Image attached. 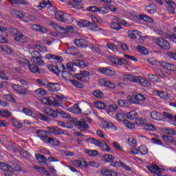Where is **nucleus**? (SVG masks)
<instances>
[{"mask_svg":"<svg viewBox=\"0 0 176 176\" xmlns=\"http://www.w3.org/2000/svg\"><path fill=\"white\" fill-rule=\"evenodd\" d=\"M118 111V105L111 104L109 106L107 113H111V112H116Z\"/></svg>","mask_w":176,"mask_h":176,"instance_id":"nucleus-59","label":"nucleus"},{"mask_svg":"<svg viewBox=\"0 0 176 176\" xmlns=\"http://www.w3.org/2000/svg\"><path fill=\"white\" fill-rule=\"evenodd\" d=\"M154 42L162 49H164V50H170V43L166 40H164V38H156L154 39Z\"/></svg>","mask_w":176,"mask_h":176,"instance_id":"nucleus-8","label":"nucleus"},{"mask_svg":"<svg viewBox=\"0 0 176 176\" xmlns=\"http://www.w3.org/2000/svg\"><path fill=\"white\" fill-rule=\"evenodd\" d=\"M36 94L38 96H46L47 91L42 88H38L35 91Z\"/></svg>","mask_w":176,"mask_h":176,"instance_id":"nucleus-55","label":"nucleus"},{"mask_svg":"<svg viewBox=\"0 0 176 176\" xmlns=\"http://www.w3.org/2000/svg\"><path fill=\"white\" fill-rule=\"evenodd\" d=\"M12 14L14 19H20V20H23L24 19V14L23 12L17 11L16 10L12 12Z\"/></svg>","mask_w":176,"mask_h":176,"instance_id":"nucleus-34","label":"nucleus"},{"mask_svg":"<svg viewBox=\"0 0 176 176\" xmlns=\"http://www.w3.org/2000/svg\"><path fill=\"white\" fill-rule=\"evenodd\" d=\"M14 39L16 42H18L19 45L21 46H24L25 43H27V41L24 40V34L20 33V32H18L15 34Z\"/></svg>","mask_w":176,"mask_h":176,"instance_id":"nucleus-12","label":"nucleus"},{"mask_svg":"<svg viewBox=\"0 0 176 176\" xmlns=\"http://www.w3.org/2000/svg\"><path fill=\"white\" fill-rule=\"evenodd\" d=\"M139 19H140V20H144V21H146V23H153V19L148 15L140 14Z\"/></svg>","mask_w":176,"mask_h":176,"instance_id":"nucleus-38","label":"nucleus"},{"mask_svg":"<svg viewBox=\"0 0 176 176\" xmlns=\"http://www.w3.org/2000/svg\"><path fill=\"white\" fill-rule=\"evenodd\" d=\"M73 124L77 126V129L80 131H86L89 129V124L85 121L83 119L78 120V119H72L71 120Z\"/></svg>","mask_w":176,"mask_h":176,"instance_id":"nucleus-5","label":"nucleus"},{"mask_svg":"<svg viewBox=\"0 0 176 176\" xmlns=\"http://www.w3.org/2000/svg\"><path fill=\"white\" fill-rule=\"evenodd\" d=\"M58 110L59 109H56V110H53L51 108H46L44 110L45 113L50 116L51 118H57L58 116Z\"/></svg>","mask_w":176,"mask_h":176,"instance_id":"nucleus-17","label":"nucleus"},{"mask_svg":"<svg viewBox=\"0 0 176 176\" xmlns=\"http://www.w3.org/2000/svg\"><path fill=\"white\" fill-rule=\"evenodd\" d=\"M12 113L9 112V111L6 109H0V116L2 118H10Z\"/></svg>","mask_w":176,"mask_h":176,"instance_id":"nucleus-47","label":"nucleus"},{"mask_svg":"<svg viewBox=\"0 0 176 176\" xmlns=\"http://www.w3.org/2000/svg\"><path fill=\"white\" fill-rule=\"evenodd\" d=\"M88 142L98 146L102 152H111V147L108 144H105V142H100V140L94 138H89Z\"/></svg>","mask_w":176,"mask_h":176,"instance_id":"nucleus-2","label":"nucleus"},{"mask_svg":"<svg viewBox=\"0 0 176 176\" xmlns=\"http://www.w3.org/2000/svg\"><path fill=\"white\" fill-rule=\"evenodd\" d=\"M107 47L110 49V50H112V52H119V49L118 48V46L115 43L107 44Z\"/></svg>","mask_w":176,"mask_h":176,"instance_id":"nucleus-51","label":"nucleus"},{"mask_svg":"<svg viewBox=\"0 0 176 176\" xmlns=\"http://www.w3.org/2000/svg\"><path fill=\"white\" fill-rule=\"evenodd\" d=\"M146 10L152 14L156 11V6L153 4H150L146 6Z\"/></svg>","mask_w":176,"mask_h":176,"instance_id":"nucleus-45","label":"nucleus"},{"mask_svg":"<svg viewBox=\"0 0 176 176\" xmlns=\"http://www.w3.org/2000/svg\"><path fill=\"white\" fill-rule=\"evenodd\" d=\"M44 104L46 105H54L55 108L60 107V102L54 97H49L48 98H44Z\"/></svg>","mask_w":176,"mask_h":176,"instance_id":"nucleus-10","label":"nucleus"},{"mask_svg":"<svg viewBox=\"0 0 176 176\" xmlns=\"http://www.w3.org/2000/svg\"><path fill=\"white\" fill-rule=\"evenodd\" d=\"M35 157L40 163H46V157L45 155L38 153L35 154Z\"/></svg>","mask_w":176,"mask_h":176,"instance_id":"nucleus-44","label":"nucleus"},{"mask_svg":"<svg viewBox=\"0 0 176 176\" xmlns=\"http://www.w3.org/2000/svg\"><path fill=\"white\" fill-rule=\"evenodd\" d=\"M109 27L111 28V30H114L115 31H120V30L122 28V25H120V23L116 21L110 22Z\"/></svg>","mask_w":176,"mask_h":176,"instance_id":"nucleus-26","label":"nucleus"},{"mask_svg":"<svg viewBox=\"0 0 176 176\" xmlns=\"http://www.w3.org/2000/svg\"><path fill=\"white\" fill-rule=\"evenodd\" d=\"M102 126L104 129H112V127H113V124L104 121L102 122Z\"/></svg>","mask_w":176,"mask_h":176,"instance_id":"nucleus-64","label":"nucleus"},{"mask_svg":"<svg viewBox=\"0 0 176 176\" xmlns=\"http://www.w3.org/2000/svg\"><path fill=\"white\" fill-rule=\"evenodd\" d=\"M47 144H52V145L57 146V145H60V140H57V138L52 137L48 139Z\"/></svg>","mask_w":176,"mask_h":176,"instance_id":"nucleus-43","label":"nucleus"},{"mask_svg":"<svg viewBox=\"0 0 176 176\" xmlns=\"http://www.w3.org/2000/svg\"><path fill=\"white\" fill-rule=\"evenodd\" d=\"M47 89L49 91H58L60 90V84L49 82L47 85Z\"/></svg>","mask_w":176,"mask_h":176,"instance_id":"nucleus-21","label":"nucleus"},{"mask_svg":"<svg viewBox=\"0 0 176 176\" xmlns=\"http://www.w3.org/2000/svg\"><path fill=\"white\" fill-rule=\"evenodd\" d=\"M128 144L130 146H135L137 145V140L134 138H129L128 139Z\"/></svg>","mask_w":176,"mask_h":176,"instance_id":"nucleus-63","label":"nucleus"},{"mask_svg":"<svg viewBox=\"0 0 176 176\" xmlns=\"http://www.w3.org/2000/svg\"><path fill=\"white\" fill-rule=\"evenodd\" d=\"M74 44L77 45L78 47H83L84 49H86L89 45V43H87V41L85 39H76L74 41Z\"/></svg>","mask_w":176,"mask_h":176,"instance_id":"nucleus-20","label":"nucleus"},{"mask_svg":"<svg viewBox=\"0 0 176 176\" xmlns=\"http://www.w3.org/2000/svg\"><path fill=\"white\" fill-rule=\"evenodd\" d=\"M102 160L106 163H112L115 160V157L111 154H104L102 157Z\"/></svg>","mask_w":176,"mask_h":176,"instance_id":"nucleus-25","label":"nucleus"},{"mask_svg":"<svg viewBox=\"0 0 176 176\" xmlns=\"http://www.w3.org/2000/svg\"><path fill=\"white\" fill-rule=\"evenodd\" d=\"M85 152L89 156H97V155H98V151L97 150L86 149Z\"/></svg>","mask_w":176,"mask_h":176,"instance_id":"nucleus-58","label":"nucleus"},{"mask_svg":"<svg viewBox=\"0 0 176 176\" xmlns=\"http://www.w3.org/2000/svg\"><path fill=\"white\" fill-rule=\"evenodd\" d=\"M107 60L112 65H126V64H129V61L124 58H119L115 56H107Z\"/></svg>","mask_w":176,"mask_h":176,"instance_id":"nucleus-6","label":"nucleus"},{"mask_svg":"<svg viewBox=\"0 0 176 176\" xmlns=\"http://www.w3.org/2000/svg\"><path fill=\"white\" fill-rule=\"evenodd\" d=\"M34 169L36 170L38 173H40L41 174H44V175L49 176L50 175V173L49 171L46 170V169L43 167H41L39 166H34Z\"/></svg>","mask_w":176,"mask_h":176,"instance_id":"nucleus-28","label":"nucleus"},{"mask_svg":"<svg viewBox=\"0 0 176 176\" xmlns=\"http://www.w3.org/2000/svg\"><path fill=\"white\" fill-rule=\"evenodd\" d=\"M124 78L129 80V82H134L135 83H140L144 87H151V82L148 80L141 76H135L130 74L124 75Z\"/></svg>","mask_w":176,"mask_h":176,"instance_id":"nucleus-1","label":"nucleus"},{"mask_svg":"<svg viewBox=\"0 0 176 176\" xmlns=\"http://www.w3.org/2000/svg\"><path fill=\"white\" fill-rule=\"evenodd\" d=\"M43 57L42 55L34 59V60H33L34 63H35L36 64H38V65H41V67L45 65V61H43V60H42Z\"/></svg>","mask_w":176,"mask_h":176,"instance_id":"nucleus-57","label":"nucleus"},{"mask_svg":"<svg viewBox=\"0 0 176 176\" xmlns=\"http://www.w3.org/2000/svg\"><path fill=\"white\" fill-rule=\"evenodd\" d=\"M47 5L52 6V2L50 0H43L40 5L38 6V8L40 10L45 9Z\"/></svg>","mask_w":176,"mask_h":176,"instance_id":"nucleus-37","label":"nucleus"},{"mask_svg":"<svg viewBox=\"0 0 176 176\" xmlns=\"http://www.w3.org/2000/svg\"><path fill=\"white\" fill-rule=\"evenodd\" d=\"M90 24L91 23L86 19L80 20L77 23V25H78V27H81L82 28L85 27H90Z\"/></svg>","mask_w":176,"mask_h":176,"instance_id":"nucleus-35","label":"nucleus"},{"mask_svg":"<svg viewBox=\"0 0 176 176\" xmlns=\"http://www.w3.org/2000/svg\"><path fill=\"white\" fill-rule=\"evenodd\" d=\"M28 69L32 74H39L40 72L39 67L36 64H30L28 65Z\"/></svg>","mask_w":176,"mask_h":176,"instance_id":"nucleus-30","label":"nucleus"},{"mask_svg":"<svg viewBox=\"0 0 176 176\" xmlns=\"http://www.w3.org/2000/svg\"><path fill=\"white\" fill-rule=\"evenodd\" d=\"M156 94H157V96H159L160 98H162L163 100H168V94L166 91H157Z\"/></svg>","mask_w":176,"mask_h":176,"instance_id":"nucleus-42","label":"nucleus"},{"mask_svg":"<svg viewBox=\"0 0 176 176\" xmlns=\"http://www.w3.org/2000/svg\"><path fill=\"white\" fill-rule=\"evenodd\" d=\"M127 119L129 120H134V119H137L138 118V113L135 111H131L126 113Z\"/></svg>","mask_w":176,"mask_h":176,"instance_id":"nucleus-27","label":"nucleus"},{"mask_svg":"<svg viewBox=\"0 0 176 176\" xmlns=\"http://www.w3.org/2000/svg\"><path fill=\"white\" fill-rule=\"evenodd\" d=\"M62 77L65 80H71V74L68 72H63L62 73Z\"/></svg>","mask_w":176,"mask_h":176,"instance_id":"nucleus-62","label":"nucleus"},{"mask_svg":"<svg viewBox=\"0 0 176 176\" xmlns=\"http://www.w3.org/2000/svg\"><path fill=\"white\" fill-rule=\"evenodd\" d=\"M98 71L100 74H103V75H106L107 76H113L115 75V72L108 69V67H100Z\"/></svg>","mask_w":176,"mask_h":176,"instance_id":"nucleus-19","label":"nucleus"},{"mask_svg":"<svg viewBox=\"0 0 176 176\" xmlns=\"http://www.w3.org/2000/svg\"><path fill=\"white\" fill-rule=\"evenodd\" d=\"M102 175L104 176H117L118 173L113 170L104 168L100 170Z\"/></svg>","mask_w":176,"mask_h":176,"instance_id":"nucleus-24","label":"nucleus"},{"mask_svg":"<svg viewBox=\"0 0 176 176\" xmlns=\"http://www.w3.org/2000/svg\"><path fill=\"white\" fill-rule=\"evenodd\" d=\"M124 126H125V127H126L127 129H134V127H135V125L134 124V123L127 120L124 121Z\"/></svg>","mask_w":176,"mask_h":176,"instance_id":"nucleus-49","label":"nucleus"},{"mask_svg":"<svg viewBox=\"0 0 176 176\" xmlns=\"http://www.w3.org/2000/svg\"><path fill=\"white\" fill-rule=\"evenodd\" d=\"M47 60H57L58 61H63L64 59L60 56L48 54L45 55Z\"/></svg>","mask_w":176,"mask_h":176,"instance_id":"nucleus-29","label":"nucleus"},{"mask_svg":"<svg viewBox=\"0 0 176 176\" xmlns=\"http://www.w3.org/2000/svg\"><path fill=\"white\" fill-rule=\"evenodd\" d=\"M151 119H153V120H158V121L163 120L162 119L163 116L157 111H151Z\"/></svg>","mask_w":176,"mask_h":176,"instance_id":"nucleus-23","label":"nucleus"},{"mask_svg":"<svg viewBox=\"0 0 176 176\" xmlns=\"http://www.w3.org/2000/svg\"><path fill=\"white\" fill-rule=\"evenodd\" d=\"M75 66V60L73 62H69L67 64V69H68V71H70L71 72H74V67Z\"/></svg>","mask_w":176,"mask_h":176,"instance_id":"nucleus-56","label":"nucleus"},{"mask_svg":"<svg viewBox=\"0 0 176 176\" xmlns=\"http://www.w3.org/2000/svg\"><path fill=\"white\" fill-rule=\"evenodd\" d=\"M116 120H118V122H124V120H126V113H118L116 116Z\"/></svg>","mask_w":176,"mask_h":176,"instance_id":"nucleus-40","label":"nucleus"},{"mask_svg":"<svg viewBox=\"0 0 176 176\" xmlns=\"http://www.w3.org/2000/svg\"><path fill=\"white\" fill-rule=\"evenodd\" d=\"M36 82L40 86H45L46 89H47V85H49V83L45 80L42 78H38L36 80Z\"/></svg>","mask_w":176,"mask_h":176,"instance_id":"nucleus-53","label":"nucleus"},{"mask_svg":"<svg viewBox=\"0 0 176 176\" xmlns=\"http://www.w3.org/2000/svg\"><path fill=\"white\" fill-rule=\"evenodd\" d=\"M58 115H60V118L63 119H69L71 118V116L69 114L67 113V112L64 111L61 109H59V110H58Z\"/></svg>","mask_w":176,"mask_h":176,"instance_id":"nucleus-41","label":"nucleus"},{"mask_svg":"<svg viewBox=\"0 0 176 176\" xmlns=\"http://www.w3.org/2000/svg\"><path fill=\"white\" fill-rule=\"evenodd\" d=\"M12 89L14 90V93L19 96H30V94H31V91H30L28 89L20 85H12Z\"/></svg>","mask_w":176,"mask_h":176,"instance_id":"nucleus-4","label":"nucleus"},{"mask_svg":"<svg viewBox=\"0 0 176 176\" xmlns=\"http://www.w3.org/2000/svg\"><path fill=\"white\" fill-rule=\"evenodd\" d=\"M48 134H54L55 135H63L64 131L57 126H49L47 128Z\"/></svg>","mask_w":176,"mask_h":176,"instance_id":"nucleus-11","label":"nucleus"},{"mask_svg":"<svg viewBox=\"0 0 176 176\" xmlns=\"http://www.w3.org/2000/svg\"><path fill=\"white\" fill-rule=\"evenodd\" d=\"M48 69L58 76H59L60 74H61L62 72H65L67 71V68L65 67L64 64L61 63V62H58L56 65H48Z\"/></svg>","mask_w":176,"mask_h":176,"instance_id":"nucleus-3","label":"nucleus"},{"mask_svg":"<svg viewBox=\"0 0 176 176\" xmlns=\"http://www.w3.org/2000/svg\"><path fill=\"white\" fill-rule=\"evenodd\" d=\"M52 25H55V30L58 31L60 34H68V31H67V28L64 27H61L57 25L56 23H53Z\"/></svg>","mask_w":176,"mask_h":176,"instance_id":"nucleus-31","label":"nucleus"},{"mask_svg":"<svg viewBox=\"0 0 176 176\" xmlns=\"http://www.w3.org/2000/svg\"><path fill=\"white\" fill-rule=\"evenodd\" d=\"M74 21V17H72V15L65 13L63 14V18L62 19V23H66L67 24H71Z\"/></svg>","mask_w":176,"mask_h":176,"instance_id":"nucleus-22","label":"nucleus"},{"mask_svg":"<svg viewBox=\"0 0 176 176\" xmlns=\"http://www.w3.org/2000/svg\"><path fill=\"white\" fill-rule=\"evenodd\" d=\"M138 151L141 155H146L148 153V147L145 145H142L138 148Z\"/></svg>","mask_w":176,"mask_h":176,"instance_id":"nucleus-48","label":"nucleus"},{"mask_svg":"<svg viewBox=\"0 0 176 176\" xmlns=\"http://www.w3.org/2000/svg\"><path fill=\"white\" fill-rule=\"evenodd\" d=\"M117 102H118V105H120V107H122V108H124V107H129L130 105L129 100H124V99L118 100Z\"/></svg>","mask_w":176,"mask_h":176,"instance_id":"nucleus-39","label":"nucleus"},{"mask_svg":"<svg viewBox=\"0 0 176 176\" xmlns=\"http://www.w3.org/2000/svg\"><path fill=\"white\" fill-rule=\"evenodd\" d=\"M160 65L168 71H176V65L170 64L167 62L161 61L160 62Z\"/></svg>","mask_w":176,"mask_h":176,"instance_id":"nucleus-15","label":"nucleus"},{"mask_svg":"<svg viewBox=\"0 0 176 176\" xmlns=\"http://www.w3.org/2000/svg\"><path fill=\"white\" fill-rule=\"evenodd\" d=\"M47 129L42 130V129H37L36 130V134L37 135L38 138H39L44 144H47L49 141V136L47 135Z\"/></svg>","mask_w":176,"mask_h":176,"instance_id":"nucleus-9","label":"nucleus"},{"mask_svg":"<svg viewBox=\"0 0 176 176\" xmlns=\"http://www.w3.org/2000/svg\"><path fill=\"white\" fill-rule=\"evenodd\" d=\"M90 49L93 53H96L97 54H104V47L98 44L91 45Z\"/></svg>","mask_w":176,"mask_h":176,"instance_id":"nucleus-13","label":"nucleus"},{"mask_svg":"<svg viewBox=\"0 0 176 176\" xmlns=\"http://www.w3.org/2000/svg\"><path fill=\"white\" fill-rule=\"evenodd\" d=\"M168 6L167 7V10L168 13L173 14L175 12L176 5L173 0H164Z\"/></svg>","mask_w":176,"mask_h":176,"instance_id":"nucleus-16","label":"nucleus"},{"mask_svg":"<svg viewBox=\"0 0 176 176\" xmlns=\"http://www.w3.org/2000/svg\"><path fill=\"white\" fill-rule=\"evenodd\" d=\"M74 65L76 67H79L80 68H86L89 65L85 61L79 60H74Z\"/></svg>","mask_w":176,"mask_h":176,"instance_id":"nucleus-36","label":"nucleus"},{"mask_svg":"<svg viewBox=\"0 0 176 176\" xmlns=\"http://www.w3.org/2000/svg\"><path fill=\"white\" fill-rule=\"evenodd\" d=\"M64 14L62 11H58L55 12V19L58 21H63Z\"/></svg>","mask_w":176,"mask_h":176,"instance_id":"nucleus-52","label":"nucleus"},{"mask_svg":"<svg viewBox=\"0 0 176 176\" xmlns=\"http://www.w3.org/2000/svg\"><path fill=\"white\" fill-rule=\"evenodd\" d=\"M0 52H3V53H5L6 54H12V53H13L12 48L6 45H0Z\"/></svg>","mask_w":176,"mask_h":176,"instance_id":"nucleus-32","label":"nucleus"},{"mask_svg":"<svg viewBox=\"0 0 176 176\" xmlns=\"http://www.w3.org/2000/svg\"><path fill=\"white\" fill-rule=\"evenodd\" d=\"M100 86H103L104 87H109V89H115V85L105 78H100L98 80Z\"/></svg>","mask_w":176,"mask_h":176,"instance_id":"nucleus-14","label":"nucleus"},{"mask_svg":"<svg viewBox=\"0 0 176 176\" xmlns=\"http://www.w3.org/2000/svg\"><path fill=\"white\" fill-rule=\"evenodd\" d=\"M74 76L76 79L80 82H88L89 79H90V73L87 71L82 70L80 73L76 74Z\"/></svg>","mask_w":176,"mask_h":176,"instance_id":"nucleus-7","label":"nucleus"},{"mask_svg":"<svg viewBox=\"0 0 176 176\" xmlns=\"http://www.w3.org/2000/svg\"><path fill=\"white\" fill-rule=\"evenodd\" d=\"M20 155L21 156H23L25 159H30V157H31V154L30 153V152L25 150H21L20 151Z\"/></svg>","mask_w":176,"mask_h":176,"instance_id":"nucleus-60","label":"nucleus"},{"mask_svg":"<svg viewBox=\"0 0 176 176\" xmlns=\"http://www.w3.org/2000/svg\"><path fill=\"white\" fill-rule=\"evenodd\" d=\"M31 56H32V60L34 61L36 58L41 57L42 55H41V53L36 50H34L33 52H31Z\"/></svg>","mask_w":176,"mask_h":176,"instance_id":"nucleus-50","label":"nucleus"},{"mask_svg":"<svg viewBox=\"0 0 176 176\" xmlns=\"http://www.w3.org/2000/svg\"><path fill=\"white\" fill-rule=\"evenodd\" d=\"M67 53H69V54H72V56H76V54H78V48L75 47H70L67 50Z\"/></svg>","mask_w":176,"mask_h":176,"instance_id":"nucleus-46","label":"nucleus"},{"mask_svg":"<svg viewBox=\"0 0 176 176\" xmlns=\"http://www.w3.org/2000/svg\"><path fill=\"white\" fill-rule=\"evenodd\" d=\"M0 170H2L3 171H9V173H14V171H16V170L12 168L9 164H6V162H0Z\"/></svg>","mask_w":176,"mask_h":176,"instance_id":"nucleus-18","label":"nucleus"},{"mask_svg":"<svg viewBox=\"0 0 176 176\" xmlns=\"http://www.w3.org/2000/svg\"><path fill=\"white\" fill-rule=\"evenodd\" d=\"M89 30L91 31H100V30H101V28H100L98 27V25H97L96 24L94 23H91L89 27Z\"/></svg>","mask_w":176,"mask_h":176,"instance_id":"nucleus-61","label":"nucleus"},{"mask_svg":"<svg viewBox=\"0 0 176 176\" xmlns=\"http://www.w3.org/2000/svg\"><path fill=\"white\" fill-rule=\"evenodd\" d=\"M93 96H94V97H97L98 98H102V97H104V94H102V91L96 89L93 91Z\"/></svg>","mask_w":176,"mask_h":176,"instance_id":"nucleus-54","label":"nucleus"},{"mask_svg":"<svg viewBox=\"0 0 176 176\" xmlns=\"http://www.w3.org/2000/svg\"><path fill=\"white\" fill-rule=\"evenodd\" d=\"M70 112L72 113H80L82 112V109L79 107V105L78 104H74L70 109H69Z\"/></svg>","mask_w":176,"mask_h":176,"instance_id":"nucleus-33","label":"nucleus"}]
</instances>
